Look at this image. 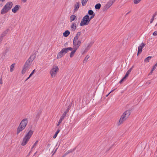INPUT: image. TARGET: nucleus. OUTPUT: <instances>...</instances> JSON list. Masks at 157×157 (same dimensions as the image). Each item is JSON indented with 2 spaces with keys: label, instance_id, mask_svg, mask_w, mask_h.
<instances>
[{
  "label": "nucleus",
  "instance_id": "obj_6",
  "mask_svg": "<svg viewBox=\"0 0 157 157\" xmlns=\"http://www.w3.org/2000/svg\"><path fill=\"white\" fill-rule=\"evenodd\" d=\"M59 71V68L56 65H54L50 71V74L52 78L55 77Z\"/></svg>",
  "mask_w": 157,
  "mask_h": 157
},
{
  "label": "nucleus",
  "instance_id": "obj_27",
  "mask_svg": "<svg viewBox=\"0 0 157 157\" xmlns=\"http://www.w3.org/2000/svg\"><path fill=\"white\" fill-rule=\"evenodd\" d=\"M88 13L90 15H95L94 12L91 10H90L88 11Z\"/></svg>",
  "mask_w": 157,
  "mask_h": 157
},
{
  "label": "nucleus",
  "instance_id": "obj_28",
  "mask_svg": "<svg viewBox=\"0 0 157 157\" xmlns=\"http://www.w3.org/2000/svg\"><path fill=\"white\" fill-rule=\"evenodd\" d=\"M157 66V62L154 65V66H153L151 71V73H152L153 71L156 68V67Z\"/></svg>",
  "mask_w": 157,
  "mask_h": 157
},
{
  "label": "nucleus",
  "instance_id": "obj_53",
  "mask_svg": "<svg viewBox=\"0 0 157 157\" xmlns=\"http://www.w3.org/2000/svg\"><path fill=\"white\" fill-rule=\"evenodd\" d=\"M30 153H31V152H29V154L27 155L26 157H28V156H29V155Z\"/></svg>",
  "mask_w": 157,
  "mask_h": 157
},
{
  "label": "nucleus",
  "instance_id": "obj_36",
  "mask_svg": "<svg viewBox=\"0 0 157 157\" xmlns=\"http://www.w3.org/2000/svg\"><path fill=\"white\" fill-rule=\"evenodd\" d=\"M65 113H64L60 118L64 119L66 115V114H65Z\"/></svg>",
  "mask_w": 157,
  "mask_h": 157
},
{
  "label": "nucleus",
  "instance_id": "obj_12",
  "mask_svg": "<svg viewBox=\"0 0 157 157\" xmlns=\"http://www.w3.org/2000/svg\"><path fill=\"white\" fill-rule=\"evenodd\" d=\"M20 6L17 5L12 9V11L14 13H16L19 10Z\"/></svg>",
  "mask_w": 157,
  "mask_h": 157
},
{
  "label": "nucleus",
  "instance_id": "obj_52",
  "mask_svg": "<svg viewBox=\"0 0 157 157\" xmlns=\"http://www.w3.org/2000/svg\"><path fill=\"white\" fill-rule=\"evenodd\" d=\"M57 148L56 149V150H55V152H54V153H53V154L55 153V152H56V150H57Z\"/></svg>",
  "mask_w": 157,
  "mask_h": 157
},
{
  "label": "nucleus",
  "instance_id": "obj_32",
  "mask_svg": "<svg viewBox=\"0 0 157 157\" xmlns=\"http://www.w3.org/2000/svg\"><path fill=\"white\" fill-rule=\"evenodd\" d=\"M141 0H134L133 2L135 4H137L139 3Z\"/></svg>",
  "mask_w": 157,
  "mask_h": 157
},
{
  "label": "nucleus",
  "instance_id": "obj_22",
  "mask_svg": "<svg viewBox=\"0 0 157 157\" xmlns=\"http://www.w3.org/2000/svg\"><path fill=\"white\" fill-rule=\"evenodd\" d=\"M15 65V63H13L12 64L10 67V71L11 72H12L14 70V67Z\"/></svg>",
  "mask_w": 157,
  "mask_h": 157
},
{
  "label": "nucleus",
  "instance_id": "obj_9",
  "mask_svg": "<svg viewBox=\"0 0 157 157\" xmlns=\"http://www.w3.org/2000/svg\"><path fill=\"white\" fill-rule=\"evenodd\" d=\"M81 41L78 40H73V48L77 49L80 46Z\"/></svg>",
  "mask_w": 157,
  "mask_h": 157
},
{
  "label": "nucleus",
  "instance_id": "obj_19",
  "mask_svg": "<svg viewBox=\"0 0 157 157\" xmlns=\"http://www.w3.org/2000/svg\"><path fill=\"white\" fill-rule=\"evenodd\" d=\"M70 34V32L68 30L66 31L63 33V36L65 37H67Z\"/></svg>",
  "mask_w": 157,
  "mask_h": 157
},
{
  "label": "nucleus",
  "instance_id": "obj_39",
  "mask_svg": "<svg viewBox=\"0 0 157 157\" xmlns=\"http://www.w3.org/2000/svg\"><path fill=\"white\" fill-rule=\"evenodd\" d=\"M8 52V50H5V52L3 53V56H5L6 55L7 52Z\"/></svg>",
  "mask_w": 157,
  "mask_h": 157
},
{
  "label": "nucleus",
  "instance_id": "obj_14",
  "mask_svg": "<svg viewBox=\"0 0 157 157\" xmlns=\"http://www.w3.org/2000/svg\"><path fill=\"white\" fill-rule=\"evenodd\" d=\"M7 32L8 31L6 30L2 33L1 35V36L0 38V40H1V41L2 40L3 38L6 35Z\"/></svg>",
  "mask_w": 157,
  "mask_h": 157
},
{
  "label": "nucleus",
  "instance_id": "obj_56",
  "mask_svg": "<svg viewBox=\"0 0 157 157\" xmlns=\"http://www.w3.org/2000/svg\"><path fill=\"white\" fill-rule=\"evenodd\" d=\"M60 123H61V122H60L59 121L58 122V124H60Z\"/></svg>",
  "mask_w": 157,
  "mask_h": 157
},
{
  "label": "nucleus",
  "instance_id": "obj_55",
  "mask_svg": "<svg viewBox=\"0 0 157 157\" xmlns=\"http://www.w3.org/2000/svg\"><path fill=\"white\" fill-rule=\"evenodd\" d=\"M60 123H61V122H60L59 121L58 122V124H60Z\"/></svg>",
  "mask_w": 157,
  "mask_h": 157
},
{
  "label": "nucleus",
  "instance_id": "obj_57",
  "mask_svg": "<svg viewBox=\"0 0 157 157\" xmlns=\"http://www.w3.org/2000/svg\"><path fill=\"white\" fill-rule=\"evenodd\" d=\"M36 153H37V152H36L34 153V155H35L36 154Z\"/></svg>",
  "mask_w": 157,
  "mask_h": 157
},
{
  "label": "nucleus",
  "instance_id": "obj_46",
  "mask_svg": "<svg viewBox=\"0 0 157 157\" xmlns=\"http://www.w3.org/2000/svg\"><path fill=\"white\" fill-rule=\"evenodd\" d=\"M22 2H25L27 1V0H21Z\"/></svg>",
  "mask_w": 157,
  "mask_h": 157
},
{
  "label": "nucleus",
  "instance_id": "obj_48",
  "mask_svg": "<svg viewBox=\"0 0 157 157\" xmlns=\"http://www.w3.org/2000/svg\"><path fill=\"white\" fill-rule=\"evenodd\" d=\"M156 13H155V14L153 15V16L152 17H153L154 18V17L156 16Z\"/></svg>",
  "mask_w": 157,
  "mask_h": 157
},
{
  "label": "nucleus",
  "instance_id": "obj_47",
  "mask_svg": "<svg viewBox=\"0 0 157 157\" xmlns=\"http://www.w3.org/2000/svg\"><path fill=\"white\" fill-rule=\"evenodd\" d=\"M0 83L1 84H2V78H1V79H0Z\"/></svg>",
  "mask_w": 157,
  "mask_h": 157
},
{
  "label": "nucleus",
  "instance_id": "obj_4",
  "mask_svg": "<svg viewBox=\"0 0 157 157\" xmlns=\"http://www.w3.org/2000/svg\"><path fill=\"white\" fill-rule=\"evenodd\" d=\"M33 131L32 130H30L25 135V137L23 138L21 144L22 146H25L27 143L29 139L31 137L33 133Z\"/></svg>",
  "mask_w": 157,
  "mask_h": 157
},
{
  "label": "nucleus",
  "instance_id": "obj_40",
  "mask_svg": "<svg viewBox=\"0 0 157 157\" xmlns=\"http://www.w3.org/2000/svg\"><path fill=\"white\" fill-rule=\"evenodd\" d=\"M153 35L155 36H156L157 35V31H155L153 33Z\"/></svg>",
  "mask_w": 157,
  "mask_h": 157
},
{
  "label": "nucleus",
  "instance_id": "obj_5",
  "mask_svg": "<svg viewBox=\"0 0 157 157\" xmlns=\"http://www.w3.org/2000/svg\"><path fill=\"white\" fill-rule=\"evenodd\" d=\"M72 50H73V48L71 47L63 48L58 54L57 57V59L61 58L64 55L67 53L69 51H72Z\"/></svg>",
  "mask_w": 157,
  "mask_h": 157
},
{
  "label": "nucleus",
  "instance_id": "obj_43",
  "mask_svg": "<svg viewBox=\"0 0 157 157\" xmlns=\"http://www.w3.org/2000/svg\"><path fill=\"white\" fill-rule=\"evenodd\" d=\"M132 70V68H131L129 69V70L127 71L130 74V72Z\"/></svg>",
  "mask_w": 157,
  "mask_h": 157
},
{
  "label": "nucleus",
  "instance_id": "obj_38",
  "mask_svg": "<svg viewBox=\"0 0 157 157\" xmlns=\"http://www.w3.org/2000/svg\"><path fill=\"white\" fill-rule=\"evenodd\" d=\"M35 71V70L34 69L32 71V72L29 75V77H31L33 75V74L34 73Z\"/></svg>",
  "mask_w": 157,
  "mask_h": 157
},
{
  "label": "nucleus",
  "instance_id": "obj_51",
  "mask_svg": "<svg viewBox=\"0 0 157 157\" xmlns=\"http://www.w3.org/2000/svg\"><path fill=\"white\" fill-rule=\"evenodd\" d=\"M111 93V92H110L107 95H106V97H107L108 95Z\"/></svg>",
  "mask_w": 157,
  "mask_h": 157
},
{
  "label": "nucleus",
  "instance_id": "obj_11",
  "mask_svg": "<svg viewBox=\"0 0 157 157\" xmlns=\"http://www.w3.org/2000/svg\"><path fill=\"white\" fill-rule=\"evenodd\" d=\"M35 58V56H34L33 55H31L29 58L28 59L27 61L31 64L32 61L34 60Z\"/></svg>",
  "mask_w": 157,
  "mask_h": 157
},
{
  "label": "nucleus",
  "instance_id": "obj_42",
  "mask_svg": "<svg viewBox=\"0 0 157 157\" xmlns=\"http://www.w3.org/2000/svg\"><path fill=\"white\" fill-rule=\"evenodd\" d=\"M154 19V18L152 17V18L151 19L150 23H151L153 21Z\"/></svg>",
  "mask_w": 157,
  "mask_h": 157
},
{
  "label": "nucleus",
  "instance_id": "obj_21",
  "mask_svg": "<svg viewBox=\"0 0 157 157\" xmlns=\"http://www.w3.org/2000/svg\"><path fill=\"white\" fill-rule=\"evenodd\" d=\"M76 18V16L74 15H72L70 16V21L71 22L74 21Z\"/></svg>",
  "mask_w": 157,
  "mask_h": 157
},
{
  "label": "nucleus",
  "instance_id": "obj_31",
  "mask_svg": "<svg viewBox=\"0 0 157 157\" xmlns=\"http://www.w3.org/2000/svg\"><path fill=\"white\" fill-rule=\"evenodd\" d=\"M31 64L29 63H28V62L26 61V62L25 63L24 65L25 66H27V67H29L30 65Z\"/></svg>",
  "mask_w": 157,
  "mask_h": 157
},
{
  "label": "nucleus",
  "instance_id": "obj_13",
  "mask_svg": "<svg viewBox=\"0 0 157 157\" xmlns=\"http://www.w3.org/2000/svg\"><path fill=\"white\" fill-rule=\"evenodd\" d=\"M76 24L75 23L73 22L71 26V29L72 30H75L76 29Z\"/></svg>",
  "mask_w": 157,
  "mask_h": 157
},
{
  "label": "nucleus",
  "instance_id": "obj_7",
  "mask_svg": "<svg viewBox=\"0 0 157 157\" xmlns=\"http://www.w3.org/2000/svg\"><path fill=\"white\" fill-rule=\"evenodd\" d=\"M89 19V16L88 15L84 16L81 21L80 25L81 26H83L85 25H88L90 22Z\"/></svg>",
  "mask_w": 157,
  "mask_h": 157
},
{
  "label": "nucleus",
  "instance_id": "obj_45",
  "mask_svg": "<svg viewBox=\"0 0 157 157\" xmlns=\"http://www.w3.org/2000/svg\"><path fill=\"white\" fill-rule=\"evenodd\" d=\"M69 110V109L68 108L67 109L64 113H66L65 114H67V113H68Z\"/></svg>",
  "mask_w": 157,
  "mask_h": 157
},
{
  "label": "nucleus",
  "instance_id": "obj_50",
  "mask_svg": "<svg viewBox=\"0 0 157 157\" xmlns=\"http://www.w3.org/2000/svg\"><path fill=\"white\" fill-rule=\"evenodd\" d=\"M63 119L61 118H60L59 120H60L61 121H62L63 120Z\"/></svg>",
  "mask_w": 157,
  "mask_h": 157
},
{
  "label": "nucleus",
  "instance_id": "obj_20",
  "mask_svg": "<svg viewBox=\"0 0 157 157\" xmlns=\"http://www.w3.org/2000/svg\"><path fill=\"white\" fill-rule=\"evenodd\" d=\"M91 46V45L90 44H88L87 45L85 49L84 52H87L90 49Z\"/></svg>",
  "mask_w": 157,
  "mask_h": 157
},
{
  "label": "nucleus",
  "instance_id": "obj_37",
  "mask_svg": "<svg viewBox=\"0 0 157 157\" xmlns=\"http://www.w3.org/2000/svg\"><path fill=\"white\" fill-rule=\"evenodd\" d=\"M41 113V111L40 110L39 111L36 115V116L37 117H39V116H40V114Z\"/></svg>",
  "mask_w": 157,
  "mask_h": 157
},
{
  "label": "nucleus",
  "instance_id": "obj_34",
  "mask_svg": "<svg viewBox=\"0 0 157 157\" xmlns=\"http://www.w3.org/2000/svg\"><path fill=\"white\" fill-rule=\"evenodd\" d=\"M95 16V15H91V16L90 17L89 16V21H90V20L93 18Z\"/></svg>",
  "mask_w": 157,
  "mask_h": 157
},
{
  "label": "nucleus",
  "instance_id": "obj_25",
  "mask_svg": "<svg viewBox=\"0 0 157 157\" xmlns=\"http://www.w3.org/2000/svg\"><path fill=\"white\" fill-rule=\"evenodd\" d=\"M101 7V5L100 3H98L95 5V8L97 9H99Z\"/></svg>",
  "mask_w": 157,
  "mask_h": 157
},
{
  "label": "nucleus",
  "instance_id": "obj_3",
  "mask_svg": "<svg viewBox=\"0 0 157 157\" xmlns=\"http://www.w3.org/2000/svg\"><path fill=\"white\" fill-rule=\"evenodd\" d=\"M13 4L12 2H9L3 7L1 10V13L3 14L7 13L12 8Z\"/></svg>",
  "mask_w": 157,
  "mask_h": 157
},
{
  "label": "nucleus",
  "instance_id": "obj_54",
  "mask_svg": "<svg viewBox=\"0 0 157 157\" xmlns=\"http://www.w3.org/2000/svg\"><path fill=\"white\" fill-rule=\"evenodd\" d=\"M5 0H0V1H1L2 2H4Z\"/></svg>",
  "mask_w": 157,
  "mask_h": 157
},
{
  "label": "nucleus",
  "instance_id": "obj_58",
  "mask_svg": "<svg viewBox=\"0 0 157 157\" xmlns=\"http://www.w3.org/2000/svg\"><path fill=\"white\" fill-rule=\"evenodd\" d=\"M59 122H61H61H62V121H60V120H59Z\"/></svg>",
  "mask_w": 157,
  "mask_h": 157
},
{
  "label": "nucleus",
  "instance_id": "obj_33",
  "mask_svg": "<svg viewBox=\"0 0 157 157\" xmlns=\"http://www.w3.org/2000/svg\"><path fill=\"white\" fill-rule=\"evenodd\" d=\"M38 141L36 140V142H35V143H34V145H33V146L32 148V149L33 148L35 147L36 146L37 144L38 143Z\"/></svg>",
  "mask_w": 157,
  "mask_h": 157
},
{
  "label": "nucleus",
  "instance_id": "obj_1",
  "mask_svg": "<svg viewBox=\"0 0 157 157\" xmlns=\"http://www.w3.org/2000/svg\"><path fill=\"white\" fill-rule=\"evenodd\" d=\"M28 122V119L27 118H25L22 120L17 128V135H18L21 131H23L25 128Z\"/></svg>",
  "mask_w": 157,
  "mask_h": 157
},
{
  "label": "nucleus",
  "instance_id": "obj_18",
  "mask_svg": "<svg viewBox=\"0 0 157 157\" xmlns=\"http://www.w3.org/2000/svg\"><path fill=\"white\" fill-rule=\"evenodd\" d=\"M81 34V32H78L76 35V36L74 37L73 40H78L79 37Z\"/></svg>",
  "mask_w": 157,
  "mask_h": 157
},
{
  "label": "nucleus",
  "instance_id": "obj_24",
  "mask_svg": "<svg viewBox=\"0 0 157 157\" xmlns=\"http://www.w3.org/2000/svg\"><path fill=\"white\" fill-rule=\"evenodd\" d=\"M47 147L49 149V151H50L51 149H54V147H52V146H51V144H48V145H47Z\"/></svg>",
  "mask_w": 157,
  "mask_h": 157
},
{
  "label": "nucleus",
  "instance_id": "obj_23",
  "mask_svg": "<svg viewBox=\"0 0 157 157\" xmlns=\"http://www.w3.org/2000/svg\"><path fill=\"white\" fill-rule=\"evenodd\" d=\"M151 56H148L144 60V61L145 62H149V60L151 58Z\"/></svg>",
  "mask_w": 157,
  "mask_h": 157
},
{
  "label": "nucleus",
  "instance_id": "obj_59",
  "mask_svg": "<svg viewBox=\"0 0 157 157\" xmlns=\"http://www.w3.org/2000/svg\"><path fill=\"white\" fill-rule=\"evenodd\" d=\"M59 125V124H57V126H58Z\"/></svg>",
  "mask_w": 157,
  "mask_h": 157
},
{
  "label": "nucleus",
  "instance_id": "obj_29",
  "mask_svg": "<svg viewBox=\"0 0 157 157\" xmlns=\"http://www.w3.org/2000/svg\"><path fill=\"white\" fill-rule=\"evenodd\" d=\"M60 130L59 129L57 130V131L56 132L55 134L53 136V138L55 139L56 137L57 134L59 132Z\"/></svg>",
  "mask_w": 157,
  "mask_h": 157
},
{
  "label": "nucleus",
  "instance_id": "obj_26",
  "mask_svg": "<svg viewBox=\"0 0 157 157\" xmlns=\"http://www.w3.org/2000/svg\"><path fill=\"white\" fill-rule=\"evenodd\" d=\"M88 0H82V4L83 6H85Z\"/></svg>",
  "mask_w": 157,
  "mask_h": 157
},
{
  "label": "nucleus",
  "instance_id": "obj_41",
  "mask_svg": "<svg viewBox=\"0 0 157 157\" xmlns=\"http://www.w3.org/2000/svg\"><path fill=\"white\" fill-rule=\"evenodd\" d=\"M71 151H67L66 152V153L63 155V156L62 157H64L65 156H66V155H67L68 153H70Z\"/></svg>",
  "mask_w": 157,
  "mask_h": 157
},
{
  "label": "nucleus",
  "instance_id": "obj_17",
  "mask_svg": "<svg viewBox=\"0 0 157 157\" xmlns=\"http://www.w3.org/2000/svg\"><path fill=\"white\" fill-rule=\"evenodd\" d=\"M77 50V49H75V48H73V50H72L71 51H72L70 54V56L71 58H72L74 56V54L75 53Z\"/></svg>",
  "mask_w": 157,
  "mask_h": 157
},
{
  "label": "nucleus",
  "instance_id": "obj_2",
  "mask_svg": "<svg viewBox=\"0 0 157 157\" xmlns=\"http://www.w3.org/2000/svg\"><path fill=\"white\" fill-rule=\"evenodd\" d=\"M130 112L129 110L125 111L121 116L117 124L118 126L122 124L125 120L128 118L130 114Z\"/></svg>",
  "mask_w": 157,
  "mask_h": 157
},
{
  "label": "nucleus",
  "instance_id": "obj_8",
  "mask_svg": "<svg viewBox=\"0 0 157 157\" xmlns=\"http://www.w3.org/2000/svg\"><path fill=\"white\" fill-rule=\"evenodd\" d=\"M116 0H109L104 6L103 8L104 11L107 10L113 5Z\"/></svg>",
  "mask_w": 157,
  "mask_h": 157
},
{
  "label": "nucleus",
  "instance_id": "obj_30",
  "mask_svg": "<svg viewBox=\"0 0 157 157\" xmlns=\"http://www.w3.org/2000/svg\"><path fill=\"white\" fill-rule=\"evenodd\" d=\"M89 57L90 56L88 55H87L83 60V63L86 62L89 58Z\"/></svg>",
  "mask_w": 157,
  "mask_h": 157
},
{
  "label": "nucleus",
  "instance_id": "obj_49",
  "mask_svg": "<svg viewBox=\"0 0 157 157\" xmlns=\"http://www.w3.org/2000/svg\"><path fill=\"white\" fill-rule=\"evenodd\" d=\"M30 77H29H29H28V78L26 79V80H25V81H26L27 80L29 79Z\"/></svg>",
  "mask_w": 157,
  "mask_h": 157
},
{
  "label": "nucleus",
  "instance_id": "obj_16",
  "mask_svg": "<svg viewBox=\"0 0 157 157\" xmlns=\"http://www.w3.org/2000/svg\"><path fill=\"white\" fill-rule=\"evenodd\" d=\"M28 67L24 65L23 69L21 71V73L22 74H24L27 70Z\"/></svg>",
  "mask_w": 157,
  "mask_h": 157
},
{
  "label": "nucleus",
  "instance_id": "obj_60",
  "mask_svg": "<svg viewBox=\"0 0 157 157\" xmlns=\"http://www.w3.org/2000/svg\"><path fill=\"white\" fill-rule=\"evenodd\" d=\"M134 66H132L131 68H132H132Z\"/></svg>",
  "mask_w": 157,
  "mask_h": 157
},
{
  "label": "nucleus",
  "instance_id": "obj_10",
  "mask_svg": "<svg viewBox=\"0 0 157 157\" xmlns=\"http://www.w3.org/2000/svg\"><path fill=\"white\" fill-rule=\"evenodd\" d=\"M145 44L143 43H142L141 44L138 46V54L137 55L139 54L142 51L143 48L145 46Z\"/></svg>",
  "mask_w": 157,
  "mask_h": 157
},
{
  "label": "nucleus",
  "instance_id": "obj_44",
  "mask_svg": "<svg viewBox=\"0 0 157 157\" xmlns=\"http://www.w3.org/2000/svg\"><path fill=\"white\" fill-rule=\"evenodd\" d=\"M124 79H124V78H123L120 81V82H119V83H122V82L123 81Z\"/></svg>",
  "mask_w": 157,
  "mask_h": 157
},
{
  "label": "nucleus",
  "instance_id": "obj_15",
  "mask_svg": "<svg viewBox=\"0 0 157 157\" xmlns=\"http://www.w3.org/2000/svg\"><path fill=\"white\" fill-rule=\"evenodd\" d=\"M79 6V3L78 2H77L75 4L74 6V10L77 11L78 9Z\"/></svg>",
  "mask_w": 157,
  "mask_h": 157
},
{
  "label": "nucleus",
  "instance_id": "obj_61",
  "mask_svg": "<svg viewBox=\"0 0 157 157\" xmlns=\"http://www.w3.org/2000/svg\"><path fill=\"white\" fill-rule=\"evenodd\" d=\"M130 12H128V13H127V14H128Z\"/></svg>",
  "mask_w": 157,
  "mask_h": 157
},
{
  "label": "nucleus",
  "instance_id": "obj_35",
  "mask_svg": "<svg viewBox=\"0 0 157 157\" xmlns=\"http://www.w3.org/2000/svg\"><path fill=\"white\" fill-rule=\"evenodd\" d=\"M129 74V73L127 72L126 73L124 76L123 77L125 79L128 76Z\"/></svg>",
  "mask_w": 157,
  "mask_h": 157
}]
</instances>
